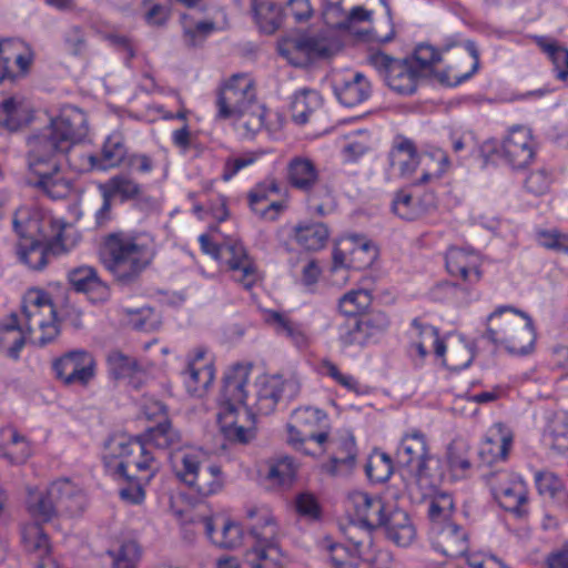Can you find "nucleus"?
Wrapping results in <instances>:
<instances>
[{
  "mask_svg": "<svg viewBox=\"0 0 568 568\" xmlns=\"http://www.w3.org/2000/svg\"><path fill=\"white\" fill-rule=\"evenodd\" d=\"M100 191H104L110 197H120L122 202L135 200L142 194V185L133 178L126 174H115L105 183L99 185Z\"/></svg>",
  "mask_w": 568,
  "mask_h": 568,
  "instance_id": "8fccbe9b",
  "label": "nucleus"
},
{
  "mask_svg": "<svg viewBox=\"0 0 568 568\" xmlns=\"http://www.w3.org/2000/svg\"><path fill=\"white\" fill-rule=\"evenodd\" d=\"M201 523L204 526L207 538L215 546L224 549H233L242 544L243 529L240 524L230 519H223L221 530L216 532L213 517H203Z\"/></svg>",
  "mask_w": 568,
  "mask_h": 568,
  "instance_id": "473e14b6",
  "label": "nucleus"
},
{
  "mask_svg": "<svg viewBox=\"0 0 568 568\" xmlns=\"http://www.w3.org/2000/svg\"><path fill=\"white\" fill-rule=\"evenodd\" d=\"M50 253L59 254L60 252L39 239L20 241L17 246L19 261L33 271H41L47 266Z\"/></svg>",
  "mask_w": 568,
  "mask_h": 568,
  "instance_id": "e433bc0d",
  "label": "nucleus"
},
{
  "mask_svg": "<svg viewBox=\"0 0 568 568\" xmlns=\"http://www.w3.org/2000/svg\"><path fill=\"white\" fill-rule=\"evenodd\" d=\"M393 460L390 456L383 452L373 453L365 466L368 479L375 484H382L389 479L393 474Z\"/></svg>",
  "mask_w": 568,
  "mask_h": 568,
  "instance_id": "052dcab7",
  "label": "nucleus"
},
{
  "mask_svg": "<svg viewBox=\"0 0 568 568\" xmlns=\"http://www.w3.org/2000/svg\"><path fill=\"white\" fill-rule=\"evenodd\" d=\"M89 132L87 114L77 106L63 108L50 123L26 140V163L37 176L30 184L52 200L69 196L72 182L61 174L64 162L79 170L70 152Z\"/></svg>",
  "mask_w": 568,
  "mask_h": 568,
  "instance_id": "f257e3e1",
  "label": "nucleus"
},
{
  "mask_svg": "<svg viewBox=\"0 0 568 568\" xmlns=\"http://www.w3.org/2000/svg\"><path fill=\"white\" fill-rule=\"evenodd\" d=\"M381 527L384 528L386 538L398 547H409L417 537V531L408 513L390 507Z\"/></svg>",
  "mask_w": 568,
  "mask_h": 568,
  "instance_id": "b1692460",
  "label": "nucleus"
},
{
  "mask_svg": "<svg viewBox=\"0 0 568 568\" xmlns=\"http://www.w3.org/2000/svg\"><path fill=\"white\" fill-rule=\"evenodd\" d=\"M278 52L291 64L304 67L314 59L328 57L331 49L324 39L303 34L280 44Z\"/></svg>",
  "mask_w": 568,
  "mask_h": 568,
  "instance_id": "f3484780",
  "label": "nucleus"
},
{
  "mask_svg": "<svg viewBox=\"0 0 568 568\" xmlns=\"http://www.w3.org/2000/svg\"><path fill=\"white\" fill-rule=\"evenodd\" d=\"M256 100L253 79L246 73L233 74L221 84L216 92V118L231 120Z\"/></svg>",
  "mask_w": 568,
  "mask_h": 568,
  "instance_id": "1a4fd4ad",
  "label": "nucleus"
},
{
  "mask_svg": "<svg viewBox=\"0 0 568 568\" xmlns=\"http://www.w3.org/2000/svg\"><path fill=\"white\" fill-rule=\"evenodd\" d=\"M485 479L501 508L514 514L516 518L528 517L529 491L520 476L499 469L486 474Z\"/></svg>",
  "mask_w": 568,
  "mask_h": 568,
  "instance_id": "6e6552de",
  "label": "nucleus"
},
{
  "mask_svg": "<svg viewBox=\"0 0 568 568\" xmlns=\"http://www.w3.org/2000/svg\"><path fill=\"white\" fill-rule=\"evenodd\" d=\"M203 454L200 450H179L170 455V462L176 477L189 485L196 478L197 473L203 468L201 466Z\"/></svg>",
  "mask_w": 568,
  "mask_h": 568,
  "instance_id": "a18cd8bd",
  "label": "nucleus"
},
{
  "mask_svg": "<svg viewBox=\"0 0 568 568\" xmlns=\"http://www.w3.org/2000/svg\"><path fill=\"white\" fill-rule=\"evenodd\" d=\"M541 444L558 454L568 452V423L564 414L547 416V425L541 433Z\"/></svg>",
  "mask_w": 568,
  "mask_h": 568,
  "instance_id": "4c0bfd02",
  "label": "nucleus"
},
{
  "mask_svg": "<svg viewBox=\"0 0 568 568\" xmlns=\"http://www.w3.org/2000/svg\"><path fill=\"white\" fill-rule=\"evenodd\" d=\"M251 11L260 30L272 34L281 26V8L271 0H252Z\"/></svg>",
  "mask_w": 568,
  "mask_h": 568,
  "instance_id": "09e8293b",
  "label": "nucleus"
},
{
  "mask_svg": "<svg viewBox=\"0 0 568 568\" xmlns=\"http://www.w3.org/2000/svg\"><path fill=\"white\" fill-rule=\"evenodd\" d=\"M372 303V295L366 290H352L338 300V310L346 316H356Z\"/></svg>",
  "mask_w": 568,
  "mask_h": 568,
  "instance_id": "e2e57ef3",
  "label": "nucleus"
},
{
  "mask_svg": "<svg viewBox=\"0 0 568 568\" xmlns=\"http://www.w3.org/2000/svg\"><path fill=\"white\" fill-rule=\"evenodd\" d=\"M503 154L515 170L527 168L532 159V132L529 128L516 125L504 140Z\"/></svg>",
  "mask_w": 568,
  "mask_h": 568,
  "instance_id": "6ab92c4d",
  "label": "nucleus"
},
{
  "mask_svg": "<svg viewBox=\"0 0 568 568\" xmlns=\"http://www.w3.org/2000/svg\"><path fill=\"white\" fill-rule=\"evenodd\" d=\"M250 372V366L235 364L224 375L219 404L220 412L229 417L232 412H239L240 406L245 405Z\"/></svg>",
  "mask_w": 568,
  "mask_h": 568,
  "instance_id": "dca6fc26",
  "label": "nucleus"
},
{
  "mask_svg": "<svg viewBox=\"0 0 568 568\" xmlns=\"http://www.w3.org/2000/svg\"><path fill=\"white\" fill-rule=\"evenodd\" d=\"M253 545L244 554L251 568H283V552L278 545V525L270 509L252 507L246 511Z\"/></svg>",
  "mask_w": 568,
  "mask_h": 568,
  "instance_id": "7ed1b4c3",
  "label": "nucleus"
},
{
  "mask_svg": "<svg viewBox=\"0 0 568 568\" xmlns=\"http://www.w3.org/2000/svg\"><path fill=\"white\" fill-rule=\"evenodd\" d=\"M353 509L347 534L355 535V530L363 531V537L372 545V531L381 527L390 507L385 506L379 497H373L364 491H354L348 497Z\"/></svg>",
  "mask_w": 568,
  "mask_h": 568,
  "instance_id": "9d476101",
  "label": "nucleus"
},
{
  "mask_svg": "<svg viewBox=\"0 0 568 568\" xmlns=\"http://www.w3.org/2000/svg\"><path fill=\"white\" fill-rule=\"evenodd\" d=\"M20 103L13 98H7L0 103V128L7 132H17L22 125Z\"/></svg>",
  "mask_w": 568,
  "mask_h": 568,
  "instance_id": "774afa93",
  "label": "nucleus"
},
{
  "mask_svg": "<svg viewBox=\"0 0 568 568\" xmlns=\"http://www.w3.org/2000/svg\"><path fill=\"white\" fill-rule=\"evenodd\" d=\"M286 179L288 184L302 193L311 192L322 184L320 171L315 163L303 156L292 158L286 166Z\"/></svg>",
  "mask_w": 568,
  "mask_h": 568,
  "instance_id": "a878e982",
  "label": "nucleus"
},
{
  "mask_svg": "<svg viewBox=\"0 0 568 568\" xmlns=\"http://www.w3.org/2000/svg\"><path fill=\"white\" fill-rule=\"evenodd\" d=\"M49 495L54 499L60 515H80L87 505L83 490L68 478L52 481L49 485Z\"/></svg>",
  "mask_w": 568,
  "mask_h": 568,
  "instance_id": "4be33fe9",
  "label": "nucleus"
},
{
  "mask_svg": "<svg viewBox=\"0 0 568 568\" xmlns=\"http://www.w3.org/2000/svg\"><path fill=\"white\" fill-rule=\"evenodd\" d=\"M433 548L448 558H460L467 555L469 539L467 531L455 523H447L432 532Z\"/></svg>",
  "mask_w": 568,
  "mask_h": 568,
  "instance_id": "a211bd4d",
  "label": "nucleus"
},
{
  "mask_svg": "<svg viewBox=\"0 0 568 568\" xmlns=\"http://www.w3.org/2000/svg\"><path fill=\"white\" fill-rule=\"evenodd\" d=\"M266 108L257 100L241 110L232 120L243 139L252 140L265 125Z\"/></svg>",
  "mask_w": 568,
  "mask_h": 568,
  "instance_id": "ea45409f",
  "label": "nucleus"
},
{
  "mask_svg": "<svg viewBox=\"0 0 568 568\" xmlns=\"http://www.w3.org/2000/svg\"><path fill=\"white\" fill-rule=\"evenodd\" d=\"M446 462L454 479L467 478L471 471L467 443L460 439L453 440L447 447Z\"/></svg>",
  "mask_w": 568,
  "mask_h": 568,
  "instance_id": "3c124183",
  "label": "nucleus"
},
{
  "mask_svg": "<svg viewBox=\"0 0 568 568\" xmlns=\"http://www.w3.org/2000/svg\"><path fill=\"white\" fill-rule=\"evenodd\" d=\"M366 61L392 91L400 95L416 92L422 74L413 60L396 59L382 51H374L367 55Z\"/></svg>",
  "mask_w": 568,
  "mask_h": 568,
  "instance_id": "0eeeda50",
  "label": "nucleus"
},
{
  "mask_svg": "<svg viewBox=\"0 0 568 568\" xmlns=\"http://www.w3.org/2000/svg\"><path fill=\"white\" fill-rule=\"evenodd\" d=\"M243 414L250 420L247 426L239 423V412H232L230 417L224 412H219L217 414L220 429L231 443L247 444L255 437L254 415L247 407L243 409Z\"/></svg>",
  "mask_w": 568,
  "mask_h": 568,
  "instance_id": "c756f323",
  "label": "nucleus"
},
{
  "mask_svg": "<svg viewBox=\"0 0 568 568\" xmlns=\"http://www.w3.org/2000/svg\"><path fill=\"white\" fill-rule=\"evenodd\" d=\"M532 320L529 314L509 305L498 306L487 317L484 337L494 344H505L510 353L527 355L532 346L529 331Z\"/></svg>",
  "mask_w": 568,
  "mask_h": 568,
  "instance_id": "39448f33",
  "label": "nucleus"
},
{
  "mask_svg": "<svg viewBox=\"0 0 568 568\" xmlns=\"http://www.w3.org/2000/svg\"><path fill=\"white\" fill-rule=\"evenodd\" d=\"M61 50L78 60L90 57V42L87 29L81 24H70L61 33Z\"/></svg>",
  "mask_w": 568,
  "mask_h": 568,
  "instance_id": "58836bf2",
  "label": "nucleus"
},
{
  "mask_svg": "<svg viewBox=\"0 0 568 568\" xmlns=\"http://www.w3.org/2000/svg\"><path fill=\"white\" fill-rule=\"evenodd\" d=\"M97 363L85 349H73L53 359L52 371L65 386L87 387L95 376Z\"/></svg>",
  "mask_w": 568,
  "mask_h": 568,
  "instance_id": "f8f14e48",
  "label": "nucleus"
},
{
  "mask_svg": "<svg viewBox=\"0 0 568 568\" xmlns=\"http://www.w3.org/2000/svg\"><path fill=\"white\" fill-rule=\"evenodd\" d=\"M535 44L552 64L555 78L566 82L568 80V48L556 38L548 36H535Z\"/></svg>",
  "mask_w": 568,
  "mask_h": 568,
  "instance_id": "f704fd0d",
  "label": "nucleus"
},
{
  "mask_svg": "<svg viewBox=\"0 0 568 568\" xmlns=\"http://www.w3.org/2000/svg\"><path fill=\"white\" fill-rule=\"evenodd\" d=\"M455 504L453 496L448 493L436 494L428 503L427 515L432 523V532L437 527H443L450 521Z\"/></svg>",
  "mask_w": 568,
  "mask_h": 568,
  "instance_id": "4d7b16f0",
  "label": "nucleus"
},
{
  "mask_svg": "<svg viewBox=\"0 0 568 568\" xmlns=\"http://www.w3.org/2000/svg\"><path fill=\"white\" fill-rule=\"evenodd\" d=\"M129 155V149L125 138L121 132L109 134L99 154L89 153L81 156L79 171H109L120 168L125 163Z\"/></svg>",
  "mask_w": 568,
  "mask_h": 568,
  "instance_id": "2eb2a0df",
  "label": "nucleus"
},
{
  "mask_svg": "<svg viewBox=\"0 0 568 568\" xmlns=\"http://www.w3.org/2000/svg\"><path fill=\"white\" fill-rule=\"evenodd\" d=\"M396 462L420 485H435L443 478L437 466L439 460L430 453L429 440L424 432L410 428L400 438Z\"/></svg>",
  "mask_w": 568,
  "mask_h": 568,
  "instance_id": "423d86ee",
  "label": "nucleus"
},
{
  "mask_svg": "<svg viewBox=\"0 0 568 568\" xmlns=\"http://www.w3.org/2000/svg\"><path fill=\"white\" fill-rule=\"evenodd\" d=\"M513 443V435L500 423L495 424L483 440L478 455L484 464L505 460Z\"/></svg>",
  "mask_w": 568,
  "mask_h": 568,
  "instance_id": "cd10ccee",
  "label": "nucleus"
},
{
  "mask_svg": "<svg viewBox=\"0 0 568 568\" xmlns=\"http://www.w3.org/2000/svg\"><path fill=\"white\" fill-rule=\"evenodd\" d=\"M334 92L337 100L345 106L352 108L365 102L372 95V84L361 72L349 79L335 84Z\"/></svg>",
  "mask_w": 568,
  "mask_h": 568,
  "instance_id": "7c9ffc66",
  "label": "nucleus"
},
{
  "mask_svg": "<svg viewBox=\"0 0 568 568\" xmlns=\"http://www.w3.org/2000/svg\"><path fill=\"white\" fill-rule=\"evenodd\" d=\"M390 321L385 312L372 311L359 314L353 324L345 326L339 334V342L344 347H366L377 343L387 332Z\"/></svg>",
  "mask_w": 568,
  "mask_h": 568,
  "instance_id": "9b49d317",
  "label": "nucleus"
},
{
  "mask_svg": "<svg viewBox=\"0 0 568 568\" xmlns=\"http://www.w3.org/2000/svg\"><path fill=\"white\" fill-rule=\"evenodd\" d=\"M388 160L390 166L398 172L400 178H410L419 165L416 144L408 138L397 135L388 153Z\"/></svg>",
  "mask_w": 568,
  "mask_h": 568,
  "instance_id": "bb28decb",
  "label": "nucleus"
},
{
  "mask_svg": "<svg viewBox=\"0 0 568 568\" xmlns=\"http://www.w3.org/2000/svg\"><path fill=\"white\" fill-rule=\"evenodd\" d=\"M322 106V98L317 91L311 89H302L297 91L291 101L292 120L296 124H305L308 122L313 112Z\"/></svg>",
  "mask_w": 568,
  "mask_h": 568,
  "instance_id": "de8ad7c7",
  "label": "nucleus"
},
{
  "mask_svg": "<svg viewBox=\"0 0 568 568\" xmlns=\"http://www.w3.org/2000/svg\"><path fill=\"white\" fill-rule=\"evenodd\" d=\"M224 478L221 467L217 465H210L202 468L194 480L187 486L193 488L199 496L207 497L222 490Z\"/></svg>",
  "mask_w": 568,
  "mask_h": 568,
  "instance_id": "864d4df0",
  "label": "nucleus"
},
{
  "mask_svg": "<svg viewBox=\"0 0 568 568\" xmlns=\"http://www.w3.org/2000/svg\"><path fill=\"white\" fill-rule=\"evenodd\" d=\"M301 390V383L294 375L283 378L281 375L265 377L256 390V410L262 415L272 414L282 398L293 399Z\"/></svg>",
  "mask_w": 568,
  "mask_h": 568,
  "instance_id": "4468645a",
  "label": "nucleus"
},
{
  "mask_svg": "<svg viewBox=\"0 0 568 568\" xmlns=\"http://www.w3.org/2000/svg\"><path fill=\"white\" fill-rule=\"evenodd\" d=\"M20 536L23 550L38 561L52 555L50 537L39 523L22 524Z\"/></svg>",
  "mask_w": 568,
  "mask_h": 568,
  "instance_id": "2f4dec72",
  "label": "nucleus"
},
{
  "mask_svg": "<svg viewBox=\"0 0 568 568\" xmlns=\"http://www.w3.org/2000/svg\"><path fill=\"white\" fill-rule=\"evenodd\" d=\"M445 264L449 275L465 284H477L481 277L479 256L473 250L449 247L445 255Z\"/></svg>",
  "mask_w": 568,
  "mask_h": 568,
  "instance_id": "aec40b11",
  "label": "nucleus"
},
{
  "mask_svg": "<svg viewBox=\"0 0 568 568\" xmlns=\"http://www.w3.org/2000/svg\"><path fill=\"white\" fill-rule=\"evenodd\" d=\"M307 212L317 217L331 214L335 209L334 196L329 187L322 183L311 192H305Z\"/></svg>",
  "mask_w": 568,
  "mask_h": 568,
  "instance_id": "6e6d98bb",
  "label": "nucleus"
},
{
  "mask_svg": "<svg viewBox=\"0 0 568 568\" xmlns=\"http://www.w3.org/2000/svg\"><path fill=\"white\" fill-rule=\"evenodd\" d=\"M329 237V230L322 222L298 223L294 226L295 241L307 251L323 248Z\"/></svg>",
  "mask_w": 568,
  "mask_h": 568,
  "instance_id": "c03bdc74",
  "label": "nucleus"
},
{
  "mask_svg": "<svg viewBox=\"0 0 568 568\" xmlns=\"http://www.w3.org/2000/svg\"><path fill=\"white\" fill-rule=\"evenodd\" d=\"M336 444V452L329 458L326 469L332 475L351 471L356 459V444L352 436L342 438Z\"/></svg>",
  "mask_w": 568,
  "mask_h": 568,
  "instance_id": "603ef678",
  "label": "nucleus"
},
{
  "mask_svg": "<svg viewBox=\"0 0 568 568\" xmlns=\"http://www.w3.org/2000/svg\"><path fill=\"white\" fill-rule=\"evenodd\" d=\"M341 243L348 246L351 268L364 270L369 267L377 257L374 243L361 234H348L341 239Z\"/></svg>",
  "mask_w": 568,
  "mask_h": 568,
  "instance_id": "c9c22d12",
  "label": "nucleus"
},
{
  "mask_svg": "<svg viewBox=\"0 0 568 568\" xmlns=\"http://www.w3.org/2000/svg\"><path fill=\"white\" fill-rule=\"evenodd\" d=\"M535 44L552 64L555 78L566 82L568 80V48L556 38L548 36H535Z\"/></svg>",
  "mask_w": 568,
  "mask_h": 568,
  "instance_id": "72a5a7b5",
  "label": "nucleus"
},
{
  "mask_svg": "<svg viewBox=\"0 0 568 568\" xmlns=\"http://www.w3.org/2000/svg\"><path fill=\"white\" fill-rule=\"evenodd\" d=\"M348 540L353 544L349 548L343 544H329L325 549V559L332 568H368L364 559L365 549L369 548L365 539L347 534Z\"/></svg>",
  "mask_w": 568,
  "mask_h": 568,
  "instance_id": "412c9836",
  "label": "nucleus"
},
{
  "mask_svg": "<svg viewBox=\"0 0 568 568\" xmlns=\"http://www.w3.org/2000/svg\"><path fill=\"white\" fill-rule=\"evenodd\" d=\"M108 446L111 456L120 459L112 471L119 478L151 481L161 468V463L141 434L115 436L110 439Z\"/></svg>",
  "mask_w": 568,
  "mask_h": 568,
  "instance_id": "20e7f679",
  "label": "nucleus"
},
{
  "mask_svg": "<svg viewBox=\"0 0 568 568\" xmlns=\"http://www.w3.org/2000/svg\"><path fill=\"white\" fill-rule=\"evenodd\" d=\"M40 214V212L27 206L19 207L14 212L12 227L20 237V241L36 239L37 232H39L38 224Z\"/></svg>",
  "mask_w": 568,
  "mask_h": 568,
  "instance_id": "13d9d810",
  "label": "nucleus"
},
{
  "mask_svg": "<svg viewBox=\"0 0 568 568\" xmlns=\"http://www.w3.org/2000/svg\"><path fill=\"white\" fill-rule=\"evenodd\" d=\"M281 187L275 178H266L252 187L247 194V202L251 210L258 214L270 201L271 194H280Z\"/></svg>",
  "mask_w": 568,
  "mask_h": 568,
  "instance_id": "680f3d73",
  "label": "nucleus"
},
{
  "mask_svg": "<svg viewBox=\"0 0 568 568\" xmlns=\"http://www.w3.org/2000/svg\"><path fill=\"white\" fill-rule=\"evenodd\" d=\"M535 485L541 497L556 500L564 495L562 480L551 471H540L535 475Z\"/></svg>",
  "mask_w": 568,
  "mask_h": 568,
  "instance_id": "338daca9",
  "label": "nucleus"
},
{
  "mask_svg": "<svg viewBox=\"0 0 568 568\" xmlns=\"http://www.w3.org/2000/svg\"><path fill=\"white\" fill-rule=\"evenodd\" d=\"M187 392L201 396L212 384L215 376L213 363H204L201 367H187L183 372Z\"/></svg>",
  "mask_w": 568,
  "mask_h": 568,
  "instance_id": "5fc2aeb1",
  "label": "nucleus"
},
{
  "mask_svg": "<svg viewBox=\"0 0 568 568\" xmlns=\"http://www.w3.org/2000/svg\"><path fill=\"white\" fill-rule=\"evenodd\" d=\"M291 420L301 429L302 435L312 436L311 433L318 429L327 420V415L315 407H301L293 412Z\"/></svg>",
  "mask_w": 568,
  "mask_h": 568,
  "instance_id": "bf43d9fd",
  "label": "nucleus"
},
{
  "mask_svg": "<svg viewBox=\"0 0 568 568\" xmlns=\"http://www.w3.org/2000/svg\"><path fill=\"white\" fill-rule=\"evenodd\" d=\"M266 152L262 149L245 151L237 156H229L223 165L222 180H232L241 170L256 163Z\"/></svg>",
  "mask_w": 568,
  "mask_h": 568,
  "instance_id": "0e129e2a",
  "label": "nucleus"
},
{
  "mask_svg": "<svg viewBox=\"0 0 568 568\" xmlns=\"http://www.w3.org/2000/svg\"><path fill=\"white\" fill-rule=\"evenodd\" d=\"M27 510L32 523H39V525L48 524L60 515L54 499L49 495V487L41 491H29Z\"/></svg>",
  "mask_w": 568,
  "mask_h": 568,
  "instance_id": "a19ab883",
  "label": "nucleus"
},
{
  "mask_svg": "<svg viewBox=\"0 0 568 568\" xmlns=\"http://www.w3.org/2000/svg\"><path fill=\"white\" fill-rule=\"evenodd\" d=\"M156 255L154 241L145 233L111 232L103 236L100 261L121 285L136 283Z\"/></svg>",
  "mask_w": 568,
  "mask_h": 568,
  "instance_id": "f03ea898",
  "label": "nucleus"
},
{
  "mask_svg": "<svg viewBox=\"0 0 568 568\" xmlns=\"http://www.w3.org/2000/svg\"><path fill=\"white\" fill-rule=\"evenodd\" d=\"M298 465L287 455L271 458L267 462L266 479L276 487L291 488L297 476Z\"/></svg>",
  "mask_w": 568,
  "mask_h": 568,
  "instance_id": "79ce46f5",
  "label": "nucleus"
},
{
  "mask_svg": "<svg viewBox=\"0 0 568 568\" xmlns=\"http://www.w3.org/2000/svg\"><path fill=\"white\" fill-rule=\"evenodd\" d=\"M465 48L473 58L471 67L468 71L460 72L458 67L449 65L435 72L437 81L445 87H457L469 80L479 69V51L474 41H466Z\"/></svg>",
  "mask_w": 568,
  "mask_h": 568,
  "instance_id": "49530a36",
  "label": "nucleus"
},
{
  "mask_svg": "<svg viewBox=\"0 0 568 568\" xmlns=\"http://www.w3.org/2000/svg\"><path fill=\"white\" fill-rule=\"evenodd\" d=\"M68 223L63 219L53 216L52 214H40L36 239L41 240L45 244L58 252H65L67 245L64 243V230Z\"/></svg>",
  "mask_w": 568,
  "mask_h": 568,
  "instance_id": "37998d69",
  "label": "nucleus"
},
{
  "mask_svg": "<svg viewBox=\"0 0 568 568\" xmlns=\"http://www.w3.org/2000/svg\"><path fill=\"white\" fill-rule=\"evenodd\" d=\"M141 436L144 440L159 450H168L169 456L181 450L186 442L179 428L168 418L155 426L146 428Z\"/></svg>",
  "mask_w": 568,
  "mask_h": 568,
  "instance_id": "393cba45",
  "label": "nucleus"
},
{
  "mask_svg": "<svg viewBox=\"0 0 568 568\" xmlns=\"http://www.w3.org/2000/svg\"><path fill=\"white\" fill-rule=\"evenodd\" d=\"M265 323L270 325L277 335L286 337L297 348L308 346L310 338L305 326L291 318L287 313L268 310L265 312Z\"/></svg>",
  "mask_w": 568,
  "mask_h": 568,
  "instance_id": "c85d7f7f",
  "label": "nucleus"
},
{
  "mask_svg": "<svg viewBox=\"0 0 568 568\" xmlns=\"http://www.w3.org/2000/svg\"><path fill=\"white\" fill-rule=\"evenodd\" d=\"M222 268L232 273V278L245 290H251L261 280L258 267L244 244L237 240H225L219 260Z\"/></svg>",
  "mask_w": 568,
  "mask_h": 568,
  "instance_id": "ddd939ff",
  "label": "nucleus"
},
{
  "mask_svg": "<svg viewBox=\"0 0 568 568\" xmlns=\"http://www.w3.org/2000/svg\"><path fill=\"white\" fill-rule=\"evenodd\" d=\"M71 286L87 294L92 303H103L110 298V287L103 282L94 267L82 265L68 273Z\"/></svg>",
  "mask_w": 568,
  "mask_h": 568,
  "instance_id": "5701e85b",
  "label": "nucleus"
},
{
  "mask_svg": "<svg viewBox=\"0 0 568 568\" xmlns=\"http://www.w3.org/2000/svg\"><path fill=\"white\" fill-rule=\"evenodd\" d=\"M393 214L405 221H415L420 216V210L413 196L405 190L395 192L390 204Z\"/></svg>",
  "mask_w": 568,
  "mask_h": 568,
  "instance_id": "69168bd1",
  "label": "nucleus"
}]
</instances>
